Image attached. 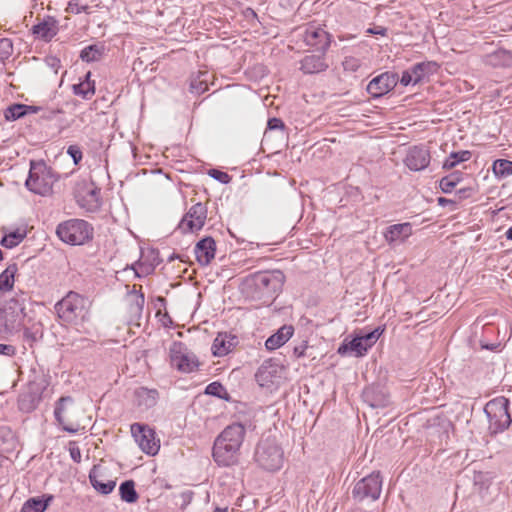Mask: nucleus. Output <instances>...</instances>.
Masks as SVG:
<instances>
[{
  "label": "nucleus",
  "instance_id": "nucleus-8",
  "mask_svg": "<svg viewBox=\"0 0 512 512\" xmlns=\"http://www.w3.org/2000/svg\"><path fill=\"white\" fill-rule=\"evenodd\" d=\"M75 200L86 212H96L101 206L100 188L93 182H81L75 188Z\"/></svg>",
  "mask_w": 512,
  "mask_h": 512
},
{
  "label": "nucleus",
  "instance_id": "nucleus-45",
  "mask_svg": "<svg viewBox=\"0 0 512 512\" xmlns=\"http://www.w3.org/2000/svg\"><path fill=\"white\" fill-rule=\"evenodd\" d=\"M208 175L222 184H227L231 180V177L226 172L215 168L209 169Z\"/></svg>",
  "mask_w": 512,
  "mask_h": 512
},
{
  "label": "nucleus",
  "instance_id": "nucleus-10",
  "mask_svg": "<svg viewBox=\"0 0 512 512\" xmlns=\"http://www.w3.org/2000/svg\"><path fill=\"white\" fill-rule=\"evenodd\" d=\"M383 330L376 328L373 331L353 338L350 342H343L337 352L345 355L348 351L355 352L356 356H363L379 339Z\"/></svg>",
  "mask_w": 512,
  "mask_h": 512
},
{
  "label": "nucleus",
  "instance_id": "nucleus-64",
  "mask_svg": "<svg viewBox=\"0 0 512 512\" xmlns=\"http://www.w3.org/2000/svg\"><path fill=\"white\" fill-rule=\"evenodd\" d=\"M213 512H227L226 509L216 508Z\"/></svg>",
  "mask_w": 512,
  "mask_h": 512
},
{
  "label": "nucleus",
  "instance_id": "nucleus-63",
  "mask_svg": "<svg viewBox=\"0 0 512 512\" xmlns=\"http://www.w3.org/2000/svg\"><path fill=\"white\" fill-rule=\"evenodd\" d=\"M1 46L11 48V42L8 39H2Z\"/></svg>",
  "mask_w": 512,
  "mask_h": 512
},
{
  "label": "nucleus",
  "instance_id": "nucleus-58",
  "mask_svg": "<svg viewBox=\"0 0 512 512\" xmlns=\"http://www.w3.org/2000/svg\"><path fill=\"white\" fill-rule=\"evenodd\" d=\"M387 31V28L383 26H375L367 29V33L380 36H386Z\"/></svg>",
  "mask_w": 512,
  "mask_h": 512
},
{
  "label": "nucleus",
  "instance_id": "nucleus-49",
  "mask_svg": "<svg viewBox=\"0 0 512 512\" xmlns=\"http://www.w3.org/2000/svg\"><path fill=\"white\" fill-rule=\"evenodd\" d=\"M145 298L142 293L139 294V296L136 298V301L133 305H131V311H133L136 314H141L144 306Z\"/></svg>",
  "mask_w": 512,
  "mask_h": 512
},
{
  "label": "nucleus",
  "instance_id": "nucleus-25",
  "mask_svg": "<svg viewBox=\"0 0 512 512\" xmlns=\"http://www.w3.org/2000/svg\"><path fill=\"white\" fill-rule=\"evenodd\" d=\"M294 328L291 325H283L277 332L272 334L266 341L265 347L269 351L276 350L283 346L293 336Z\"/></svg>",
  "mask_w": 512,
  "mask_h": 512
},
{
  "label": "nucleus",
  "instance_id": "nucleus-3",
  "mask_svg": "<svg viewBox=\"0 0 512 512\" xmlns=\"http://www.w3.org/2000/svg\"><path fill=\"white\" fill-rule=\"evenodd\" d=\"M56 235L65 244L80 246L93 239L94 228L84 219L71 218L57 225Z\"/></svg>",
  "mask_w": 512,
  "mask_h": 512
},
{
  "label": "nucleus",
  "instance_id": "nucleus-46",
  "mask_svg": "<svg viewBox=\"0 0 512 512\" xmlns=\"http://www.w3.org/2000/svg\"><path fill=\"white\" fill-rule=\"evenodd\" d=\"M68 451H69V454H70V457L71 459L75 462V463H80L81 462V450L77 444V442L75 441H70L68 443Z\"/></svg>",
  "mask_w": 512,
  "mask_h": 512
},
{
  "label": "nucleus",
  "instance_id": "nucleus-41",
  "mask_svg": "<svg viewBox=\"0 0 512 512\" xmlns=\"http://www.w3.org/2000/svg\"><path fill=\"white\" fill-rule=\"evenodd\" d=\"M431 156L425 146H414L409 148L405 160H430Z\"/></svg>",
  "mask_w": 512,
  "mask_h": 512
},
{
  "label": "nucleus",
  "instance_id": "nucleus-60",
  "mask_svg": "<svg viewBox=\"0 0 512 512\" xmlns=\"http://www.w3.org/2000/svg\"><path fill=\"white\" fill-rule=\"evenodd\" d=\"M27 108L28 109H26V115L34 114V113H37L39 111V107H37V106L27 105Z\"/></svg>",
  "mask_w": 512,
  "mask_h": 512
},
{
  "label": "nucleus",
  "instance_id": "nucleus-29",
  "mask_svg": "<svg viewBox=\"0 0 512 512\" xmlns=\"http://www.w3.org/2000/svg\"><path fill=\"white\" fill-rule=\"evenodd\" d=\"M91 73L88 72L84 79L72 87L73 93L83 99L89 100L95 94V82L90 80Z\"/></svg>",
  "mask_w": 512,
  "mask_h": 512
},
{
  "label": "nucleus",
  "instance_id": "nucleus-24",
  "mask_svg": "<svg viewBox=\"0 0 512 512\" xmlns=\"http://www.w3.org/2000/svg\"><path fill=\"white\" fill-rule=\"evenodd\" d=\"M32 33L39 39L49 42L58 33V22L53 17H47L32 27Z\"/></svg>",
  "mask_w": 512,
  "mask_h": 512
},
{
  "label": "nucleus",
  "instance_id": "nucleus-4",
  "mask_svg": "<svg viewBox=\"0 0 512 512\" xmlns=\"http://www.w3.org/2000/svg\"><path fill=\"white\" fill-rule=\"evenodd\" d=\"M510 401L505 396H498L489 400L484 407L488 419V430L491 435L506 431L511 423L512 417L509 412Z\"/></svg>",
  "mask_w": 512,
  "mask_h": 512
},
{
  "label": "nucleus",
  "instance_id": "nucleus-53",
  "mask_svg": "<svg viewBox=\"0 0 512 512\" xmlns=\"http://www.w3.org/2000/svg\"><path fill=\"white\" fill-rule=\"evenodd\" d=\"M223 387L220 383L213 382L206 387V393L214 396H220L219 392Z\"/></svg>",
  "mask_w": 512,
  "mask_h": 512
},
{
  "label": "nucleus",
  "instance_id": "nucleus-37",
  "mask_svg": "<svg viewBox=\"0 0 512 512\" xmlns=\"http://www.w3.org/2000/svg\"><path fill=\"white\" fill-rule=\"evenodd\" d=\"M119 494L121 499L127 503H135L139 498L133 480L122 482L119 487Z\"/></svg>",
  "mask_w": 512,
  "mask_h": 512
},
{
  "label": "nucleus",
  "instance_id": "nucleus-26",
  "mask_svg": "<svg viewBox=\"0 0 512 512\" xmlns=\"http://www.w3.org/2000/svg\"><path fill=\"white\" fill-rule=\"evenodd\" d=\"M412 234V226L410 223H400L389 226L384 232L385 240L391 244L395 242H403Z\"/></svg>",
  "mask_w": 512,
  "mask_h": 512
},
{
  "label": "nucleus",
  "instance_id": "nucleus-42",
  "mask_svg": "<svg viewBox=\"0 0 512 512\" xmlns=\"http://www.w3.org/2000/svg\"><path fill=\"white\" fill-rule=\"evenodd\" d=\"M345 72L354 73L361 67V60L354 56H346L342 61Z\"/></svg>",
  "mask_w": 512,
  "mask_h": 512
},
{
  "label": "nucleus",
  "instance_id": "nucleus-62",
  "mask_svg": "<svg viewBox=\"0 0 512 512\" xmlns=\"http://www.w3.org/2000/svg\"><path fill=\"white\" fill-rule=\"evenodd\" d=\"M505 236L508 240H512V226L506 230Z\"/></svg>",
  "mask_w": 512,
  "mask_h": 512
},
{
  "label": "nucleus",
  "instance_id": "nucleus-55",
  "mask_svg": "<svg viewBox=\"0 0 512 512\" xmlns=\"http://www.w3.org/2000/svg\"><path fill=\"white\" fill-rule=\"evenodd\" d=\"M405 163L411 171L424 170L427 167V165L429 164V162H405Z\"/></svg>",
  "mask_w": 512,
  "mask_h": 512
},
{
  "label": "nucleus",
  "instance_id": "nucleus-44",
  "mask_svg": "<svg viewBox=\"0 0 512 512\" xmlns=\"http://www.w3.org/2000/svg\"><path fill=\"white\" fill-rule=\"evenodd\" d=\"M73 399L70 396H62L55 403L54 416L63 415L66 410V404L72 403Z\"/></svg>",
  "mask_w": 512,
  "mask_h": 512
},
{
  "label": "nucleus",
  "instance_id": "nucleus-47",
  "mask_svg": "<svg viewBox=\"0 0 512 512\" xmlns=\"http://www.w3.org/2000/svg\"><path fill=\"white\" fill-rule=\"evenodd\" d=\"M54 417H55L57 424L62 428V430L66 431L68 433H71V434H76L79 431L78 426L74 427L71 425H66L63 415H58V416H54Z\"/></svg>",
  "mask_w": 512,
  "mask_h": 512
},
{
  "label": "nucleus",
  "instance_id": "nucleus-16",
  "mask_svg": "<svg viewBox=\"0 0 512 512\" xmlns=\"http://www.w3.org/2000/svg\"><path fill=\"white\" fill-rule=\"evenodd\" d=\"M207 218V208L204 204L198 202L194 204L186 213L179 224L183 232H194L200 230Z\"/></svg>",
  "mask_w": 512,
  "mask_h": 512
},
{
  "label": "nucleus",
  "instance_id": "nucleus-17",
  "mask_svg": "<svg viewBox=\"0 0 512 512\" xmlns=\"http://www.w3.org/2000/svg\"><path fill=\"white\" fill-rule=\"evenodd\" d=\"M239 449L231 444H226L215 439L212 456L214 461L220 466H230L237 462Z\"/></svg>",
  "mask_w": 512,
  "mask_h": 512
},
{
  "label": "nucleus",
  "instance_id": "nucleus-32",
  "mask_svg": "<svg viewBox=\"0 0 512 512\" xmlns=\"http://www.w3.org/2000/svg\"><path fill=\"white\" fill-rule=\"evenodd\" d=\"M17 271V264L11 263L0 273V293L9 292L13 289Z\"/></svg>",
  "mask_w": 512,
  "mask_h": 512
},
{
  "label": "nucleus",
  "instance_id": "nucleus-35",
  "mask_svg": "<svg viewBox=\"0 0 512 512\" xmlns=\"http://www.w3.org/2000/svg\"><path fill=\"white\" fill-rule=\"evenodd\" d=\"M104 50V45H89L80 52V59L87 63L99 61L104 54Z\"/></svg>",
  "mask_w": 512,
  "mask_h": 512
},
{
  "label": "nucleus",
  "instance_id": "nucleus-51",
  "mask_svg": "<svg viewBox=\"0 0 512 512\" xmlns=\"http://www.w3.org/2000/svg\"><path fill=\"white\" fill-rule=\"evenodd\" d=\"M67 153L72 158V160L82 159V151L78 145H70L67 149Z\"/></svg>",
  "mask_w": 512,
  "mask_h": 512
},
{
  "label": "nucleus",
  "instance_id": "nucleus-15",
  "mask_svg": "<svg viewBox=\"0 0 512 512\" xmlns=\"http://www.w3.org/2000/svg\"><path fill=\"white\" fill-rule=\"evenodd\" d=\"M398 82L399 76L397 73L383 72L370 80L367 85V92L372 98L378 99L393 90Z\"/></svg>",
  "mask_w": 512,
  "mask_h": 512
},
{
  "label": "nucleus",
  "instance_id": "nucleus-30",
  "mask_svg": "<svg viewBox=\"0 0 512 512\" xmlns=\"http://www.w3.org/2000/svg\"><path fill=\"white\" fill-rule=\"evenodd\" d=\"M42 398L26 389L18 397V408L24 413H31L40 404Z\"/></svg>",
  "mask_w": 512,
  "mask_h": 512
},
{
  "label": "nucleus",
  "instance_id": "nucleus-23",
  "mask_svg": "<svg viewBox=\"0 0 512 512\" xmlns=\"http://www.w3.org/2000/svg\"><path fill=\"white\" fill-rule=\"evenodd\" d=\"M279 366L272 361H265L257 370L255 379L261 387H270L278 378Z\"/></svg>",
  "mask_w": 512,
  "mask_h": 512
},
{
  "label": "nucleus",
  "instance_id": "nucleus-1",
  "mask_svg": "<svg viewBox=\"0 0 512 512\" xmlns=\"http://www.w3.org/2000/svg\"><path fill=\"white\" fill-rule=\"evenodd\" d=\"M89 300L77 292L70 291L54 308L62 324L78 325L89 318Z\"/></svg>",
  "mask_w": 512,
  "mask_h": 512
},
{
  "label": "nucleus",
  "instance_id": "nucleus-2",
  "mask_svg": "<svg viewBox=\"0 0 512 512\" xmlns=\"http://www.w3.org/2000/svg\"><path fill=\"white\" fill-rule=\"evenodd\" d=\"M26 296L23 291L0 302V331L11 332L18 329L26 316Z\"/></svg>",
  "mask_w": 512,
  "mask_h": 512
},
{
  "label": "nucleus",
  "instance_id": "nucleus-52",
  "mask_svg": "<svg viewBox=\"0 0 512 512\" xmlns=\"http://www.w3.org/2000/svg\"><path fill=\"white\" fill-rule=\"evenodd\" d=\"M16 353V348L10 344L0 343V355L12 357Z\"/></svg>",
  "mask_w": 512,
  "mask_h": 512
},
{
  "label": "nucleus",
  "instance_id": "nucleus-61",
  "mask_svg": "<svg viewBox=\"0 0 512 512\" xmlns=\"http://www.w3.org/2000/svg\"><path fill=\"white\" fill-rule=\"evenodd\" d=\"M459 163L460 162H444L443 168L444 169H451V168H454Z\"/></svg>",
  "mask_w": 512,
  "mask_h": 512
},
{
  "label": "nucleus",
  "instance_id": "nucleus-27",
  "mask_svg": "<svg viewBox=\"0 0 512 512\" xmlns=\"http://www.w3.org/2000/svg\"><path fill=\"white\" fill-rule=\"evenodd\" d=\"M134 395L136 404L145 409L155 406L159 397V393L156 389H148L146 387L137 388Z\"/></svg>",
  "mask_w": 512,
  "mask_h": 512
},
{
  "label": "nucleus",
  "instance_id": "nucleus-34",
  "mask_svg": "<svg viewBox=\"0 0 512 512\" xmlns=\"http://www.w3.org/2000/svg\"><path fill=\"white\" fill-rule=\"evenodd\" d=\"M48 386L49 378L45 374H35L33 378L29 380L26 390L42 398Z\"/></svg>",
  "mask_w": 512,
  "mask_h": 512
},
{
  "label": "nucleus",
  "instance_id": "nucleus-9",
  "mask_svg": "<svg viewBox=\"0 0 512 512\" xmlns=\"http://www.w3.org/2000/svg\"><path fill=\"white\" fill-rule=\"evenodd\" d=\"M382 491V478L379 472H372L359 480L352 491L353 497L358 501L370 499L377 500Z\"/></svg>",
  "mask_w": 512,
  "mask_h": 512
},
{
  "label": "nucleus",
  "instance_id": "nucleus-40",
  "mask_svg": "<svg viewBox=\"0 0 512 512\" xmlns=\"http://www.w3.org/2000/svg\"><path fill=\"white\" fill-rule=\"evenodd\" d=\"M492 169L497 179H505L512 175V162H493Z\"/></svg>",
  "mask_w": 512,
  "mask_h": 512
},
{
  "label": "nucleus",
  "instance_id": "nucleus-6",
  "mask_svg": "<svg viewBox=\"0 0 512 512\" xmlns=\"http://www.w3.org/2000/svg\"><path fill=\"white\" fill-rule=\"evenodd\" d=\"M285 275L280 270L258 272L252 276L259 297L273 298L282 290Z\"/></svg>",
  "mask_w": 512,
  "mask_h": 512
},
{
  "label": "nucleus",
  "instance_id": "nucleus-21",
  "mask_svg": "<svg viewBox=\"0 0 512 512\" xmlns=\"http://www.w3.org/2000/svg\"><path fill=\"white\" fill-rule=\"evenodd\" d=\"M245 427L240 423H233L227 426L216 438L226 444H231L234 447L240 449L244 436Z\"/></svg>",
  "mask_w": 512,
  "mask_h": 512
},
{
  "label": "nucleus",
  "instance_id": "nucleus-43",
  "mask_svg": "<svg viewBox=\"0 0 512 512\" xmlns=\"http://www.w3.org/2000/svg\"><path fill=\"white\" fill-rule=\"evenodd\" d=\"M89 6L79 3L77 0H71L68 2L66 11L72 14L88 13Z\"/></svg>",
  "mask_w": 512,
  "mask_h": 512
},
{
  "label": "nucleus",
  "instance_id": "nucleus-18",
  "mask_svg": "<svg viewBox=\"0 0 512 512\" xmlns=\"http://www.w3.org/2000/svg\"><path fill=\"white\" fill-rule=\"evenodd\" d=\"M363 400L372 408H384L390 404V397L384 387L371 385L363 390Z\"/></svg>",
  "mask_w": 512,
  "mask_h": 512
},
{
  "label": "nucleus",
  "instance_id": "nucleus-50",
  "mask_svg": "<svg viewBox=\"0 0 512 512\" xmlns=\"http://www.w3.org/2000/svg\"><path fill=\"white\" fill-rule=\"evenodd\" d=\"M437 202H438V205H440L442 207L449 206L450 207V211L456 210L457 209V205H458V202L456 200L448 199V198H445V197H439L437 199Z\"/></svg>",
  "mask_w": 512,
  "mask_h": 512
},
{
  "label": "nucleus",
  "instance_id": "nucleus-28",
  "mask_svg": "<svg viewBox=\"0 0 512 512\" xmlns=\"http://www.w3.org/2000/svg\"><path fill=\"white\" fill-rule=\"evenodd\" d=\"M53 499V495L50 494L29 498L23 503L20 512H45Z\"/></svg>",
  "mask_w": 512,
  "mask_h": 512
},
{
  "label": "nucleus",
  "instance_id": "nucleus-57",
  "mask_svg": "<svg viewBox=\"0 0 512 512\" xmlns=\"http://www.w3.org/2000/svg\"><path fill=\"white\" fill-rule=\"evenodd\" d=\"M470 157H471V152L470 151H461L459 153L452 152L450 154V158H453L454 160L464 161V160H469Z\"/></svg>",
  "mask_w": 512,
  "mask_h": 512
},
{
  "label": "nucleus",
  "instance_id": "nucleus-48",
  "mask_svg": "<svg viewBox=\"0 0 512 512\" xmlns=\"http://www.w3.org/2000/svg\"><path fill=\"white\" fill-rule=\"evenodd\" d=\"M284 122L279 118H270L267 122L268 130H284Z\"/></svg>",
  "mask_w": 512,
  "mask_h": 512
},
{
  "label": "nucleus",
  "instance_id": "nucleus-59",
  "mask_svg": "<svg viewBox=\"0 0 512 512\" xmlns=\"http://www.w3.org/2000/svg\"><path fill=\"white\" fill-rule=\"evenodd\" d=\"M495 55L498 56V57H502V58H504L505 60H508V61L512 60V52L507 51V50H499V51L496 52Z\"/></svg>",
  "mask_w": 512,
  "mask_h": 512
},
{
  "label": "nucleus",
  "instance_id": "nucleus-5",
  "mask_svg": "<svg viewBox=\"0 0 512 512\" xmlns=\"http://www.w3.org/2000/svg\"><path fill=\"white\" fill-rule=\"evenodd\" d=\"M254 460L264 470L276 471L283 465V451L274 438L267 437L257 444Z\"/></svg>",
  "mask_w": 512,
  "mask_h": 512
},
{
  "label": "nucleus",
  "instance_id": "nucleus-56",
  "mask_svg": "<svg viewBox=\"0 0 512 512\" xmlns=\"http://www.w3.org/2000/svg\"><path fill=\"white\" fill-rule=\"evenodd\" d=\"M46 64L57 73L58 68L60 67V60L57 57H47L45 60Z\"/></svg>",
  "mask_w": 512,
  "mask_h": 512
},
{
  "label": "nucleus",
  "instance_id": "nucleus-19",
  "mask_svg": "<svg viewBox=\"0 0 512 512\" xmlns=\"http://www.w3.org/2000/svg\"><path fill=\"white\" fill-rule=\"evenodd\" d=\"M299 63L300 71L307 75L322 73L329 68L325 54L322 53L305 55Z\"/></svg>",
  "mask_w": 512,
  "mask_h": 512
},
{
  "label": "nucleus",
  "instance_id": "nucleus-20",
  "mask_svg": "<svg viewBox=\"0 0 512 512\" xmlns=\"http://www.w3.org/2000/svg\"><path fill=\"white\" fill-rule=\"evenodd\" d=\"M238 344V339L230 333H218L212 344V352L216 357L229 354Z\"/></svg>",
  "mask_w": 512,
  "mask_h": 512
},
{
  "label": "nucleus",
  "instance_id": "nucleus-22",
  "mask_svg": "<svg viewBox=\"0 0 512 512\" xmlns=\"http://www.w3.org/2000/svg\"><path fill=\"white\" fill-rule=\"evenodd\" d=\"M195 255L196 259L200 265L206 266L208 265L212 259L215 257L216 252V243L215 240L211 237H205L199 242H197L195 246Z\"/></svg>",
  "mask_w": 512,
  "mask_h": 512
},
{
  "label": "nucleus",
  "instance_id": "nucleus-31",
  "mask_svg": "<svg viewBox=\"0 0 512 512\" xmlns=\"http://www.w3.org/2000/svg\"><path fill=\"white\" fill-rule=\"evenodd\" d=\"M26 236V227H18L17 229L4 234L0 241V244L5 248L12 249L18 246L26 238Z\"/></svg>",
  "mask_w": 512,
  "mask_h": 512
},
{
  "label": "nucleus",
  "instance_id": "nucleus-13",
  "mask_svg": "<svg viewBox=\"0 0 512 512\" xmlns=\"http://www.w3.org/2000/svg\"><path fill=\"white\" fill-rule=\"evenodd\" d=\"M439 68V65L434 61L419 62L411 66L409 69L403 71L399 82L403 86L416 85L424 78L433 75Z\"/></svg>",
  "mask_w": 512,
  "mask_h": 512
},
{
  "label": "nucleus",
  "instance_id": "nucleus-7",
  "mask_svg": "<svg viewBox=\"0 0 512 512\" xmlns=\"http://www.w3.org/2000/svg\"><path fill=\"white\" fill-rule=\"evenodd\" d=\"M170 363L182 373H191L199 366L196 355L182 342H174L170 347Z\"/></svg>",
  "mask_w": 512,
  "mask_h": 512
},
{
  "label": "nucleus",
  "instance_id": "nucleus-36",
  "mask_svg": "<svg viewBox=\"0 0 512 512\" xmlns=\"http://www.w3.org/2000/svg\"><path fill=\"white\" fill-rule=\"evenodd\" d=\"M463 180V174L460 171L452 172L451 174L441 178L439 186L443 193H451L454 188Z\"/></svg>",
  "mask_w": 512,
  "mask_h": 512
},
{
  "label": "nucleus",
  "instance_id": "nucleus-54",
  "mask_svg": "<svg viewBox=\"0 0 512 512\" xmlns=\"http://www.w3.org/2000/svg\"><path fill=\"white\" fill-rule=\"evenodd\" d=\"M307 348H308V344L306 341H304L300 345L294 347L293 355L296 358H301V357L305 356V352H306Z\"/></svg>",
  "mask_w": 512,
  "mask_h": 512
},
{
  "label": "nucleus",
  "instance_id": "nucleus-11",
  "mask_svg": "<svg viewBox=\"0 0 512 512\" xmlns=\"http://www.w3.org/2000/svg\"><path fill=\"white\" fill-rule=\"evenodd\" d=\"M131 434L140 449L148 455H156L159 451V440L156 439L154 430L147 425L134 423L131 425Z\"/></svg>",
  "mask_w": 512,
  "mask_h": 512
},
{
  "label": "nucleus",
  "instance_id": "nucleus-33",
  "mask_svg": "<svg viewBox=\"0 0 512 512\" xmlns=\"http://www.w3.org/2000/svg\"><path fill=\"white\" fill-rule=\"evenodd\" d=\"M208 71H199L196 75L191 77L189 90L191 93L201 95L208 90L209 81Z\"/></svg>",
  "mask_w": 512,
  "mask_h": 512
},
{
  "label": "nucleus",
  "instance_id": "nucleus-14",
  "mask_svg": "<svg viewBox=\"0 0 512 512\" xmlns=\"http://www.w3.org/2000/svg\"><path fill=\"white\" fill-rule=\"evenodd\" d=\"M54 176L47 169L46 162H30L29 175L26 180V187L37 194L43 193L49 182L48 179Z\"/></svg>",
  "mask_w": 512,
  "mask_h": 512
},
{
  "label": "nucleus",
  "instance_id": "nucleus-38",
  "mask_svg": "<svg viewBox=\"0 0 512 512\" xmlns=\"http://www.w3.org/2000/svg\"><path fill=\"white\" fill-rule=\"evenodd\" d=\"M89 481H90L92 487L103 495L110 494L116 486V481H114V480H109L105 483L99 481L97 479L94 469L91 470L89 473Z\"/></svg>",
  "mask_w": 512,
  "mask_h": 512
},
{
  "label": "nucleus",
  "instance_id": "nucleus-12",
  "mask_svg": "<svg viewBox=\"0 0 512 512\" xmlns=\"http://www.w3.org/2000/svg\"><path fill=\"white\" fill-rule=\"evenodd\" d=\"M302 38L307 46L322 54H326L332 41L331 35L324 28L315 24L306 26Z\"/></svg>",
  "mask_w": 512,
  "mask_h": 512
},
{
  "label": "nucleus",
  "instance_id": "nucleus-39",
  "mask_svg": "<svg viewBox=\"0 0 512 512\" xmlns=\"http://www.w3.org/2000/svg\"><path fill=\"white\" fill-rule=\"evenodd\" d=\"M27 105L25 104H13L9 106L5 111V118L8 121H15L26 115Z\"/></svg>",
  "mask_w": 512,
  "mask_h": 512
}]
</instances>
